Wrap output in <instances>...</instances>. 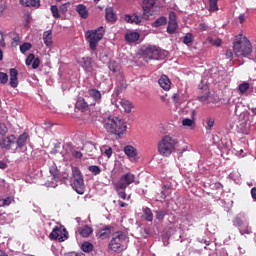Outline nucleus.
Wrapping results in <instances>:
<instances>
[{"label":"nucleus","instance_id":"obj_9","mask_svg":"<svg viewBox=\"0 0 256 256\" xmlns=\"http://www.w3.org/2000/svg\"><path fill=\"white\" fill-rule=\"evenodd\" d=\"M234 227H238L241 235H250L251 227H249V220L244 213L237 214L232 220Z\"/></svg>","mask_w":256,"mask_h":256},{"label":"nucleus","instance_id":"obj_55","mask_svg":"<svg viewBox=\"0 0 256 256\" xmlns=\"http://www.w3.org/2000/svg\"><path fill=\"white\" fill-rule=\"evenodd\" d=\"M73 157H75V159H81V157H83V153H81V151L79 150H74L72 152Z\"/></svg>","mask_w":256,"mask_h":256},{"label":"nucleus","instance_id":"obj_29","mask_svg":"<svg viewBox=\"0 0 256 256\" xmlns=\"http://www.w3.org/2000/svg\"><path fill=\"white\" fill-rule=\"evenodd\" d=\"M91 233H93V229L91 227H89L88 225H85L83 228H79V234L82 237H89L91 235Z\"/></svg>","mask_w":256,"mask_h":256},{"label":"nucleus","instance_id":"obj_25","mask_svg":"<svg viewBox=\"0 0 256 256\" xmlns=\"http://www.w3.org/2000/svg\"><path fill=\"white\" fill-rule=\"evenodd\" d=\"M139 33L138 32H129L125 34V39L127 43H135L139 41Z\"/></svg>","mask_w":256,"mask_h":256},{"label":"nucleus","instance_id":"obj_43","mask_svg":"<svg viewBox=\"0 0 256 256\" xmlns=\"http://www.w3.org/2000/svg\"><path fill=\"white\" fill-rule=\"evenodd\" d=\"M31 47H33V45L29 42H25L22 45H20V52L22 54L27 53V51H29V49H31Z\"/></svg>","mask_w":256,"mask_h":256},{"label":"nucleus","instance_id":"obj_14","mask_svg":"<svg viewBox=\"0 0 256 256\" xmlns=\"http://www.w3.org/2000/svg\"><path fill=\"white\" fill-rule=\"evenodd\" d=\"M88 95L91 97V99L94 101V103H91L90 105H95L96 103L99 105L101 103V91L91 88L88 90Z\"/></svg>","mask_w":256,"mask_h":256},{"label":"nucleus","instance_id":"obj_42","mask_svg":"<svg viewBox=\"0 0 256 256\" xmlns=\"http://www.w3.org/2000/svg\"><path fill=\"white\" fill-rule=\"evenodd\" d=\"M50 10L54 19H59L61 17V14H59V8L57 7V5H52L50 7Z\"/></svg>","mask_w":256,"mask_h":256},{"label":"nucleus","instance_id":"obj_1","mask_svg":"<svg viewBox=\"0 0 256 256\" xmlns=\"http://www.w3.org/2000/svg\"><path fill=\"white\" fill-rule=\"evenodd\" d=\"M103 127L110 135L121 137L127 131L125 121L117 116H108L103 120Z\"/></svg>","mask_w":256,"mask_h":256},{"label":"nucleus","instance_id":"obj_3","mask_svg":"<svg viewBox=\"0 0 256 256\" xmlns=\"http://www.w3.org/2000/svg\"><path fill=\"white\" fill-rule=\"evenodd\" d=\"M135 179V174L127 172L124 175L120 176L118 182L116 183V193L120 199H123V201L127 200V193L125 192L127 187H129V185L133 183L139 185V181L136 182Z\"/></svg>","mask_w":256,"mask_h":256},{"label":"nucleus","instance_id":"obj_13","mask_svg":"<svg viewBox=\"0 0 256 256\" xmlns=\"http://www.w3.org/2000/svg\"><path fill=\"white\" fill-rule=\"evenodd\" d=\"M15 145V135H10L8 137H2L0 139L1 149H11Z\"/></svg>","mask_w":256,"mask_h":256},{"label":"nucleus","instance_id":"obj_32","mask_svg":"<svg viewBox=\"0 0 256 256\" xmlns=\"http://www.w3.org/2000/svg\"><path fill=\"white\" fill-rule=\"evenodd\" d=\"M50 174L52 175L53 179L56 181H59L60 177V172L59 169H57V166H51L49 168Z\"/></svg>","mask_w":256,"mask_h":256},{"label":"nucleus","instance_id":"obj_5","mask_svg":"<svg viewBox=\"0 0 256 256\" xmlns=\"http://www.w3.org/2000/svg\"><path fill=\"white\" fill-rule=\"evenodd\" d=\"M105 35V28L103 26L98 27L94 30H87L85 33L86 41L89 44V48L92 51H97L99 41L103 39Z\"/></svg>","mask_w":256,"mask_h":256},{"label":"nucleus","instance_id":"obj_41","mask_svg":"<svg viewBox=\"0 0 256 256\" xmlns=\"http://www.w3.org/2000/svg\"><path fill=\"white\" fill-rule=\"evenodd\" d=\"M249 87V82H243L238 86V89L240 93L243 95V93H247V91H249Z\"/></svg>","mask_w":256,"mask_h":256},{"label":"nucleus","instance_id":"obj_11","mask_svg":"<svg viewBox=\"0 0 256 256\" xmlns=\"http://www.w3.org/2000/svg\"><path fill=\"white\" fill-rule=\"evenodd\" d=\"M239 127L241 133H247L251 124L249 123V112H241L239 115Z\"/></svg>","mask_w":256,"mask_h":256},{"label":"nucleus","instance_id":"obj_17","mask_svg":"<svg viewBox=\"0 0 256 256\" xmlns=\"http://www.w3.org/2000/svg\"><path fill=\"white\" fill-rule=\"evenodd\" d=\"M81 67L86 71V73H91L93 71V59L92 58H82L80 61Z\"/></svg>","mask_w":256,"mask_h":256},{"label":"nucleus","instance_id":"obj_39","mask_svg":"<svg viewBox=\"0 0 256 256\" xmlns=\"http://www.w3.org/2000/svg\"><path fill=\"white\" fill-rule=\"evenodd\" d=\"M155 214H156V219H158V221H163V219H165V215H167V210L165 209L156 210Z\"/></svg>","mask_w":256,"mask_h":256},{"label":"nucleus","instance_id":"obj_62","mask_svg":"<svg viewBox=\"0 0 256 256\" xmlns=\"http://www.w3.org/2000/svg\"><path fill=\"white\" fill-rule=\"evenodd\" d=\"M199 29H200V31H207L208 26L205 23H200L199 24Z\"/></svg>","mask_w":256,"mask_h":256},{"label":"nucleus","instance_id":"obj_4","mask_svg":"<svg viewBox=\"0 0 256 256\" xmlns=\"http://www.w3.org/2000/svg\"><path fill=\"white\" fill-rule=\"evenodd\" d=\"M177 145H179V140L171 136H164L158 143V151L163 157H170Z\"/></svg>","mask_w":256,"mask_h":256},{"label":"nucleus","instance_id":"obj_63","mask_svg":"<svg viewBox=\"0 0 256 256\" xmlns=\"http://www.w3.org/2000/svg\"><path fill=\"white\" fill-rule=\"evenodd\" d=\"M65 256H83V254L77 253V252H70L65 254Z\"/></svg>","mask_w":256,"mask_h":256},{"label":"nucleus","instance_id":"obj_52","mask_svg":"<svg viewBox=\"0 0 256 256\" xmlns=\"http://www.w3.org/2000/svg\"><path fill=\"white\" fill-rule=\"evenodd\" d=\"M35 60V54H29L28 57L26 58V65H33V61Z\"/></svg>","mask_w":256,"mask_h":256},{"label":"nucleus","instance_id":"obj_21","mask_svg":"<svg viewBox=\"0 0 256 256\" xmlns=\"http://www.w3.org/2000/svg\"><path fill=\"white\" fill-rule=\"evenodd\" d=\"M19 72L15 68L10 69V86L13 89H16L17 85H19V79L17 78Z\"/></svg>","mask_w":256,"mask_h":256},{"label":"nucleus","instance_id":"obj_35","mask_svg":"<svg viewBox=\"0 0 256 256\" xmlns=\"http://www.w3.org/2000/svg\"><path fill=\"white\" fill-rule=\"evenodd\" d=\"M81 249L84 253H91V251H93V244H91V242H84L81 245Z\"/></svg>","mask_w":256,"mask_h":256},{"label":"nucleus","instance_id":"obj_45","mask_svg":"<svg viewBox=\"0 0 256 256\" xmlns=\"http://www.w3.org/2000/svg\"><path fill=\"white\" fill-rule=\"evenodd\" d=\"M183 43L184 45H190V43H193V34L192 33H186L183 37Z\"/></svg>","mask_w":256,"mask_h":256},{"label":"nucleus","instance_id":"obj_34","mask_svg":"<svg viewBox=\"0 0 256 256\" xmlns=\"http://www.w3.org/2000/svg\"><path fill=\"white\" fill-rule=\"evenodd\" d=\"M143 213L146 221H153V212L151 211V208H144Z\"/></svg>","mask_w":256,"mask_h":256},{"label":"nucleus","instance_id":"obj_58","mask_svg":"<svg viewBox=\"0 0 256 256\" xmlns=\"http://www.w3.org/2000/svg\"><path fill=\"white\" fill-rule=\"evenodd\" d=\"M226 59H233V51L231 49H227L225 52Z\"/></svg>","mask_w":256,"mask_h":256},{"label":"nucleus","instance_id":"obj_15","mask_svg":"<svg viewBox=\"0 0 256 256\" xmlns=\"http://www.w3.org/2000/svg\"><path fill=\"white\" fill-rule=\"evenodd\" d=\"M152 7H155V0H143L142 8L144 11V19H149V15H151L149 11H151Z\"/></svg>","mask_w":256,"mask_h":256},{"label":"nucleus","instance_id":"obj_46","mask_svg":"<svg viewBox=\"0 0 256 256\" xmlns=\"http://www.w3.org/2000/svg\"><path fill=\"white\" fill-rule=\"evenodd\" d=\"M11 201H12L11 197L0 199V207H7L11 205Z\"/></svg>","mask_w":256,"mask_h":256},{"label":"nucleus","instance_id":"obj_27","mask_svg":"<svg viewBox=\"0 0 256 256\" xmlns=\"http://www.w3.org/2000/svg\"><path fill=\"white\" fill-rule=\"evenodd\" d=\"M111 229H112L111 226H106L104 228H101L98 233L99 238L100 239H108V237L111 235Z\"/></svg>","mask_w":256,"mask_h":256},{"label":"nucleus","instance_id":"obj_19","mask_svg":"<svg viewBox=\"0 0 256 256\" xmlns=\"http://www.w3.org/2000/svg\"><path fill=\"white\" fill-rule=\"evenodd\" d=\"M158 84L164 91H169V89H171V80L167 75H162L158 80Z\"/></svg>","mask_w":256,"mask_h":256},{"label":"nucleus","instance_id":"obj_7","mask_svg":"<svg viewBox=\"0 0 256 256\" xmlns=\"http://www.w3.org/2000/svg\"><path fill=\"white\" fill-rule=\"evenodd\" d=\"M72 176H73V183L72 188L78 195L85 194V180L83 179V174L79 167L72 166Z\"/></svg>","mask_w":256,"mask_h":256},{"label":"nucleus","instance_id":"obj_2","mask_svg":"<svg viewBox=\"0 0 256 256\" xmlns=\"http://www.w3.org/2000/svg\"><path fill=\"white\" fill-rule=\"evenodd\" d=\"M233 52L236 57H249L253 53V46L247 37L239 34L233 41Z\"/></svg>","mask_w":256,"mask_h":256},{"label":"nucleus","instance_id":"obj_44","mask_svg":"<svg viewBox=\"0 0 256 256\" xmlns=\"http://www.w3.org/2000/svg\"><path fill=\"white\" fill-rule=\"evenodd\" d=\"M122 107L126 111V113H131V109H133V105L127 100L122 101Z\"/></svg>","mask_w":256,"mask_h":256},{"label":"nucleus","instance_id":"obj_38","mask_svg":"<svg viewBox=\"0 0 256 256\" xmlns=\"http://www.w3.org/2000/svg\"><path fill=\"white\" fill-rule=\"evenodd\" d=\"M88 171L90 173H92V175H100L101 174V167L97 166V165H91L88 167Z\"/></svg>","mask_w":256,"mask_h":256},{"label":"nucleus","instance_id":"obj_50","mask_svg":"<svg viewBox=\"0 0 256 256\" xmlns=\"http://www.w3.org/2000/svg\"><path fill=\"white\" fill-rule=\"evenodd\" d=\"M84 149H90L91 153H93V151H96L97 150V147L95 146V143L93 142H87L85 145H84Z\"/></svg>","mask_w":256,"mask_h":256},{"label":"nucleus","instance_id":"obj_26","mask_svg":"<svg viewBox=\"0 0 256 256\" xmlns=\"http://www.w3.org/2000/svg\"><path fill=\"white\" fill-rule=\"evenodd\" d=\"M76 107L80 111H87V109H89V103H87L83 97H79L76 102Z\"/></svg>","mask_w":256,"mask_h":256},{"label":"nucleus","instance_id":"obj_23","mask_svg":"<svg viewBox=\"0 0 256 256\" xmlns=\"http://www.w3.org/2000/svg\"><path fill=\"white\" fill-rule=\"evenodd\" d=\"M105 17L106 21H110L111 23L117 21V14H115L113 7H108L105 9Z\"/></svg>","mask_w":256,"mask_h":256},{"label":"nucleus","instance_id":"obj_12","mask_svg":"<svg viewBox=\"0 0 256 256\" xmlns=\"http://www.w3.org/2000/svg\"><path fill=\"white\" fill-rule=\"evenodd\" d=\"M29 135L27 133H23L17 138H15L16 149H20V151H27V139Z\"/></svg>","mask_w":256,"mask_h":256},{"label":"nucleus","instance_id":"obj_31","mask_svg":"<svg viewBox=\"0 0 256 256\" xmlns=\"http://www.w3.org/2000/svg\"><path fill=\"white\" fill-rule=\"evenodd\" d=\"M163 25H167V17L164 16L157 18L152 24L153 27H161Z\"/></svg>","mask_w":256,"mask_h":256},{"label":"nucleus","instance_id":"obj_22","mask_svg":"<svg viewBox=\"0 0 256 256\" xmlns=\"http://www.w3.org/2000/svg\"><path fill=\"white\" fill-rule=\"evenodd\" d=\"M124 21H126L127 23H131L132 25L135 24V25H140L141 23V17L138 16L137 14H132V15H129V14H126L124 16Z\"/></svg>","mask_w":256,"mask_h":256},{"label":"nucleus","instance_id":"obj_60","mask_svg":"<svg viewBox=\"0 0 256 256\" xmlns=\"http://www.w3.org/2000/svg\"><path fill=\"white\" fill-rule=\"evenodd\" d=\"M212 45H216V47H221V39H215V40H211Z\"/></svg>","mask_w":256,"mask_h":256},{"label":"nucleus","instance_id":"obj_18","mask_svg":"<svg viewBox=\"0 0 256 256\" xmlns=\"http://www.w3.org/2000/svg\"><path fill=\"white\" fill-rule=\"evenodd\" d=\"M124 153L131 161H137V149H135V147L131 145L126 146L124 148Z\"/></svg>","mask_w":256,"mask_h":256},{"label":"nucleus","instance_id":"obj_57","mask_svg":"<svg viewBox=\"0 0 256 256\" xmlns=\"http://www.w3.org/2000/svg\"><path fill=\"white\" fill-rule=\"evenodd\" d=\"M68 8H69V3H64L60 6V11L61 13H67L68 11Z\"/></svg>","mask_w":256,"mask_h":256},{"label":"nucleus","instance_id":"obj_40","mask_svg":"<svg viewBox=\"0 0 256 256\" xmlns=\"http://www.w3.org/2000/svg\"><path fill=\"white\" fill-rule=\"evenodd\" d=\"M219 0H209V11L213 13V11H218L219 6H217Z\"/></svg>","mask_w":256,"mask_h":256},{"label":"nucleus","instance_id":"obj_20","mask_svg":"<svg viewBox=\"0 0 256 256\" xmlns=\"http://www.w3.org/2000/svg\"><path fill=\"white\" fill-rule=\"evenodd\" d=\"M76 12L78 13L81 19H89V10L85 4H78L76 6Z\"/></svg>","mask_w":256,"mask_h":256},{"label":"nucleus","instance_id":"obj_36","mask_svg":"<svg viewBox=\"0 0 256 256\" xmlns=\"http://www.w3.org/2000/svg\"><path fill=\"white\" fill-rule=\"evenodd\" d=\"M108 69L112 71V73H117V71H119V64L115 60H112L108 63Z\"/></svg>","mask_w":256,"mask_h":256},{"label":"nucleus","instance_id":"obj_48","mask_svg":"<svg viewBox=\"0 0 256 256\" xmlns=\"http://www.w3.org/2000/svg\"><path fill=\"white\" fill-rule=\"evenodd\" d=\"M206 127L207 129H209V131H211L215 125V119L211 118V117H208L206 119Z\"/></svg>","mask_w":256,"mask_h":256},{"label":"nucleus","instance_id":"obj_16","mask_svg":"<svg viewBox=\"0 0 256 256\" xmlns=\"http://www.w3.org/2000/svg\"><path fill=\"white\" fill-rule=\"evenodd\" d=\"M195 115H197V112L195 110H191V118H184L182 120L183 127H189L190 129H193L195 127Z\"/></svg>","mask_w":256,"mask_h":256},{"label":"nucleus","instance_id":"obj_61","mask_svg":"<svg viewBox=\"0 0 256 256\" xmlns=\"http://www.w3.org/2000/svg\"><path fill=\"white\" fill-rule=\"evenodd\" d=\"M185 151H187V147L177 150L178 159H179L180 157H183V153H185Z\"/></svg>","mask_w":256,"mask_h":256},{"label":"nucleus","instance_id":"obj_8","mask_svg":"<svg viewBox=\"0 0 256 256\" xmlns=\"http://www.w3.org/2000/svg\"><path fill=\"white\" fill-rule=\"evenodd\" d=\"M143 54L145 56L146 61H148V59L161 61L165 59L167 55H169V52H167L166 50H162L157 46H147L143 49Z\"/></svg>","mask_w":256,"mask_h":256},{"label":"nucleus","instance_id":"obj_10","mask_svg":"<svg viewBox=\"0 0 256 256\" xmlns=\"http://www.w3.org/2000/svg\"><path fill=\"white\" fill-rule=\"evenodd\" d=\"M49 238L52 241H59V243H63V241L69 239V232L65 228H59L56 226L50 233Z\"/></svg>","mask_w":256,"mask_h":256},{"label":"nucleus","instance_id":"obj_30","mask_svg":"<svg viewBox=\"0 0 256 256\" xmlns=\"http://www.w3.org/2000/svg\"><path fill=\"white\" fill-rule=\"evenodd\" d=\"M204 94L198 96L199 101H201V103H207V101L209 100V88L207 86H204Z\"/></svg>","mask_w":256,"mask_h":256},{"label":"nucleus","instance_id":"obj_47","mask_svg":"<svg viewBox=\"0 0 256 256\" xmlns=\"http://www.w3.org/2000/svg\"><path fill=\"white\" fill-rule=\"evenodd\" d=\"M118 87L120 91H123V89H127V81H125V78L120 77L118 80Z\"/></svg>","mask_w":256,"mask_h":256},{"label":"nucleus","instance_id":"obj_24","mask_svg":"<svg viewBox=\"0 0 256 256\" xmlns=\"http://www.w3.org/2000/svg\"><path fill=\"white\" fill-rule=\"evenodd\" d=\"M43 41L46 47H51V45H53V36L51 30L43 33Z\"/></svg>","mask_w":256,"mask_h":256},{"label":"nucleus","instance_id":"obj_59","mask_svg":"<svg viewBox=\"0 0 256 256\" xmlns=\"http://www.w3.org/2000/svg\"><path fill=\"white\" fill-rule=\"evenodd\" d=\"M185 219H186V221H188V223H193V221H195V220L193 219V215H192L191 213H187V214L185 215Z\"/></svg>","mask_w":256,"mask_h":256},{"label":"nucleus","instance_id":"obj_6","mask_svg":"<svg viewBox=\"0 0 256 256\" xmlns=\"http://www.w3.org/2000/svg\"><path fill=\"white\" fill-rule=\"evenodd\" d=\"M127 234L124 232H115L112 236V239L109 243V249L114 251V253H121L127 249Z\"/></svg>","mask_w":256,"mask_h":256},{"label":"nucleus","instance_id":"obj_64","mask_svg":"<svg viewBox=\"0 0 256 256\" xmlns=\"http://www.w3.org/2000/svg\"><path fill=\"white\" fill-rule=\"evenodd\" d=\"M251 195H252V198L256 201V187H253L251 189Z\"/></svg>","mask_w":256,"mask_h":256},{"label":"nucleus","instance_id":"obj_33","mask_svg":"<svg viewBox=\"0 0 256 256\" xmlns=\"http://www.w3.org/2000/svg\"><path fill=\"white\" fill-rule=\"evenodd\" d=\"M101 153H103L104 155H106V157L111 158V155H113V148H111L110 146L104 145L101 147Z\"/></svg>","mask_w":256,"mask_h":256},{"label":"nucleus","instance_id":"obj_56","mask_svg":"<svg viewBox=\"0 0 256 256\" xmlns=\"http://www.w3.org/2000/svg\"><path fill=\"white\" fill-rule=\"evenodd\" d=\"M169 22H177V14L175 12L169 13Z\"/></svg>","mask_w":256,"mask_h":256},{"label":"nucleus","instance_id":"obj_49","mask_svg":"<svg viewBox=\"0 0 256 256\" xmlns=\"http://www.w3.org/2000/svg\"><path fill=\"white\" fill-rule=\"evenodd\" d=\"M7 81H9V75H7V73L0 72V83L2 85H5V83H7Z\"/></svg>","mask_w":256,"mask_h":256},{"label":"nucleus","instance_id":"obj_53","mask_svg":"<svg viewBox=\"0 0 256 256\" xmlns=\"http://www.w3.org/2000/svg\"><path fill=\"white\" fill-rule=\"evenodd\" d=\"M41 65V60L39 58H35L32 62V69H38V67Z\"/></svg>","mask_w":256,"mask_h":256},{"label":"nucleus","instance_id":"obj_51","mask_svg":"<svg viewBox=\"0 0 256 256\" xmlns=\"http://www.w3.org/2000/svg\"><path fill=\"white\" fill-rule=\"evenodd\" d=\"M167 195H169V187L164 185L161 191V199H167Z\"/></svg>","mask_w":256,"mask_h":256},{"label":"nucleus","instance_id":"obj_28","mask_svg":"<svg viewBox=\"0 0 256 256\" xmlns=\"http://www.w3.org/2000/svg\"><path fill=\"white\" fill-rule=\"evenodd\" d=\"M21 5L25 7H40L41 0H20Z\"/></svg>","mask_w":256,"mask_h":256},{"label":"nucleus","instance_id":"obj_37","mask_svg":"<svg viewBox=\"0 0 256 256\" xmlns=\"http://www.w3.org/2000/svg\"><path fill=\"white\" fill-rule=\"evenodd\" d=\"M177 27V22H168L167 32L170 33V35H173V33L177 31Z\"/></svg>","mask_w":256,"mask_h":256},{"label":"nucleus","instance_id":"obj_54","mask_svg":"<svg viewBox=\"0 0 256 256\" xmlns=\"http://www.w3.org/2000/svg\"><path fill=\"white\" fill-rule=\"evenodd\" d=\"M8 129L7 126L4 123H0V135H5L7 133Z\"/></svg>","mask_w":256,"mask_h":256}]
</instances>
